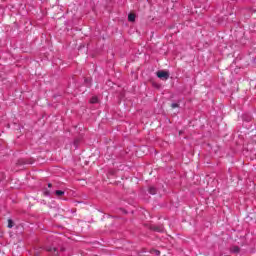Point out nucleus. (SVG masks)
<instances>
[{
    "mask_svg": "<svg viewBox=\"0 0 256 256\" xmlns=\"http://www.w3.org/2000/svg\"><path fill=\"white\" fill-rule=\"evenodd\" d=\"M91 78H85L84 79V84L86 85V87H91Z\"/></svg>",
    "mask_w": 256,
    "mask_h": 256,
    "instance_id": "nucleus-8",
    "label": "nucleus"
},
{
    "mask_svg": "<svg viewBox=\"0 0 256 256\" xmlns=\"http://www.w3.org/2000/svg\"><path fill=\"white\" fill-rule=\"evenodd\" d=\"M155 255H161V252L159 250H154Z\"/></svg>",
    "mask_w": 256,
    "mask_h": 256,
    "instance_id": "nucleus-14",
    "label": "nucleus"
},
{
    "mask_svg": "<svg viewBox=\"0 0 256 256\" xmlns=\"http://www.w3.org/2000/svg\"><path fill=\"white\" fill-rule=\"evenodd\" d=\"M43 195H45V197H51V191L44 189Z\"/></svg>",
    "mask_w": 256,
    "mask_h": 256,
    "instance_id": "nucleus-10",
    "label": "nucleus"
},
{
    "mask_svg": "<svg viewBox=\"0 0 256 256\" xmlns=\"http://www.w3.org/2000/svg\"><path fill=\"white\" fill-rule=\"evenodd\" d=\"M19 165H33V159H20L18 161Z\"/></svg>",
    "mask_w": 256,
    "mask_h": 256,
    "instance_id": "nucleus-3",
    "label": "nucleus"
},
{
    "mask_svg": "<svg viewBox=\"0 0 256 256\" xmlns=\"http://www.w3.org/2000/svg\"><path fill=\"white\" fill-rule=\"evenodd\" d=\"M156 75H157L158 79H162V81H167V79H169V72L164 71V70H160V71L156 72Z\"/></svg>",
    "mask_w": 256,
    "mask_h": 256,
    "instance_id": "nucleus-1",
    "label": "nucleus"
},
{
    "mask_svg": "<svg viewBox=\"0 0 256 256\" xmlns=\"http://www.w3.org/2000/svg\"><path fill=\"white\" fill-rule=\"evenodd\" d=\"M171 107L172 109H177V107H179V103H172Z\"/></svg>",
    "mask_w": 256,
    "mask_h": 256,
    "instance_id": "nucleus-13",
    "label": "nucleus"
},
{
    "mask_svg": "<svg viewBox=\"0 0 256 256\" xmlns=\"http://www.w3.org/2000/svg\"><path fill=\"white\" fill-rule=\"evenodd\" d=\"M150 231H155L156 233H164L165 227L163 225H150L149 226Z\"/></svg>",
    "mask_w": 256,
    "mask_h": 256,
    "instance_id": "nucleus-2",
    "label": "nucleus"
},
{
    "mask_svg": "<svg viewBox=\"0 0 256 256\" xmlns=\"http://www.w3.org/2000/svg\"><path fill=\"white\" fill-rule=\"evenodd\" d=\"M231 253H240L241 252V248H239V246H233L230 249Z\"/></svg>",
    "mask_w": 256,
    "mask_h": 256,
    "instance_id": "nucleus-5",
    "label": "nucleus"
},
{
    "mask_svg": "<svg viewBox=\"0 0 256 256\" xmlns=\"http://www.w3.org/2000/svg\"><path fill=\"white\" fill-rule=\"evenodd\" d=\"M55 195H56V197H63V195H65V191H63V190H56L55 191Z\"/></svg>",
    "mask_w": 256,
    "mask_h": 256,
    "instance_id": "nucleus-6",
    "label": "nucleus"
},
{
    "mask_svg": "<svg viewBox=\"0 0 256 256\" xmlns=\"http://www.w3.org/2000/svg\"><path fill=\"white\" fill-rule=\"evenodd\" d=\"M8 229H13V220H8Z\"/></svg>",
    "mask_w": 256,
    "mask_h": 256,
    "instance_id": "nucleus-12",
    "label": "nucleus"
},
{
    "mask_svg": "<svg viewBox=\"0 0 256 256\" xmlns=\"http://www.w3.org/2000/svg\"><path fill=\"white\" fill-rule=\"evenodd\" d=\"M47 251H49V253H55L57 251L56 247H49L47 248Z\"/></svg>",
    "mask_w": 256,
    "mask_h": 256,
    "instance_id": "nucleus-11",
    "label": "nucleus"
},
{
    "mask_svg": "<svg viewBox=\"0 0 256 256\" xmlns=\"http://www.w3.org/2000/svg\"><path fill=\"white\" fill-rule=\"evenodd\" d=\"M128 21H130V23H133L135 21V14L130 13L128 15Z\"/></svg>",
    "mask_w": 256,
    "mask_h": 256,
    "instance_id": "nucleus-7",
    "label": "nucleus"
},
{
    "mask_svg": "<svg viewBox=\"0 0 256 256\" xmlns=\"http://www.w3.org/2000/svg\"><path fill=\"white\" fill-rule=\"evenodd\" d=\"M148 193H150V195H157V188L150 186L148 188Z\"/></svg>",
    "mask_w": 256,
    "mask_h": 256,
    "instance_id": "nucleus-4",
    "label": "nucleus"
},
{
    "mask_svg": "<svg viewBox=\"0 0 256 256\" xmlns=\"http://www.w3.org/2000/svg\"><path fill=\"white\" fill-rule=\"evenodd\" d=\"M48 187H49V188L53 187V184L48 183Z\"/></svg>",
    "mask_w": 256,
    "mask_h": 256,
    "instance_id": "nucleus-15",
    "label": "nucleus"
},
{
    "mask_svg": "<svg viewBox=\"0 0 256 256\" xmlns=\"http://www.w3.org/2000/svg\"><path fill=\"white\" fill-rule=\"evenodd\" d=\"M90 103H92V105H95V103H99V98H97V96H94L90 99Z\"/></svg>",
    "mask_w": 256,
    "mask_h": 256,
    "instance_id": "nucleus-9",
    "label": "nucleus"
}]
</instances>
